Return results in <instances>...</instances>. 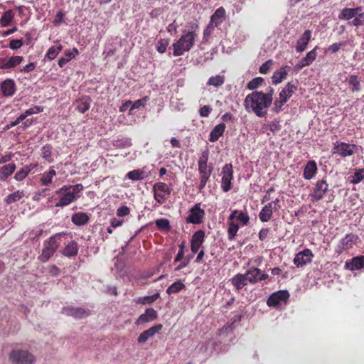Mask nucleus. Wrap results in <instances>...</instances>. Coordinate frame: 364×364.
<instances>
[{
	"instance_id": "obj_1",
	"label": "nucleus",
	"mask_w": 364,
	"mask_h": 364,
	"mask_svg": "<svg viewBox=\"0 0 364 364\" xmlns=\"http://www.w3.org/2000/svg\"><path fill=\"white\" fill-rule=\"evenodd\" d=\"M274 89L267 87L266 92L253 91L246 96L244 100V107L247 112H253L256 116L264 117L267 114V109L272 104Z\"/></svg>"
},
{
	"instance_id": "obj_2",
	"label": "nucleus",
	"mask_w": 364,
	"mask_h": 364,
	"mask_svg": "<svg viewBox=\"0 0 364 364\" xmlns=\"http://www.w3.org/2000/svg\"><path fill=\"white\" fill-rule=\"evenodd\" d=\"M188 27H189V31L184 29L183 35L171 46L173 48V55L174 57L184 55L186 52L190 51L194 46L198 24L196 22H191Z\"/></svg>"
},
{
	"instance_id": "obj_3",
	"label": "nucleus",
	"mask_w": 364,
	"mask_h": 364,
	"mask_svg": "<svg viewBox=\"0 0 364 364\" xmlns=\"http://www.w3.org/2000/svg\"><path fill=\"white\" fill-rule=\"evenodd\" d=\"M65 235V232L56 233L53 236L49 237L48 240L43 242V247L42 253L39 255L38 261L42 263H46L49 261L54 253H55L57 248L59 247L60 243L62 241V237Z\"/></svg>"
},
{
	"instance_id": "obj_4",
	"label": "nucleus",
	"mask_w": 364,
	"mask_h": 364,
	"mask_svg": "<svg viewBox=\"0 0 364 364\" xmlns=\"http://www.w3.org/2000/svg\"><path fill=\"white\" fill-rule=\"evenodd\" d=\"M171 191V186L164 182H156L152 187L154 198L159 205L164 203L170 198Z\"/></svg>"
},
{
	"instance_id": "obj_5",
	"label": "nucleus",
	"mask_w": 364,
	"mask_h": 364,
	"mask_svg": "<svg viewBox=\"0 0 364 364\" xmlns=\"http://www.w3.org/2000/svg\"><path fill=\"white\" fill-rule=\"evenodd\" d=\"M328 191L329 186L326 178L316 181L311 193L309 194L310 201L314 203L323 200Z\"/></svg>"
},
{
	"instance_id": "obj_6",
	"label": "nucleus",
	"mask_w": 364,
	"mask_h": 364,
	"mask_svg": "<svg viewBox=\"0 0 364 364\" xmlns=\"http://www.w3.org/2000/svg\"><path fill=\"white\" fill-rule=\"evenodd\" d=\"M9 360L14 364H33L34 357L26 350H13L9 354Z\"/></svg>"
},
{
	"instance_id": "obj_7",
	"label": "nucleus",
	"mask_w": 364,
	"mask_h": 364,
	"mask_svg": "<svg viewBox=\"0 0 364 364\" xmlns=\"http://www.w3.org/2000/svg\"><path fill=\"white\" fill-rule=\"evenodd\" d=\"M358 235L349 233L346 235L345 237L339 240L337 245V253L340 254L344 251H348L353 248L358 242Z\"/></svg>"
},
{
	"instance_id": "obj_8",
	"label": "nucleus",
	"mask_w": 364,
	"mask_h": 364,
	"mask_svg": "<svg viewBox=\"0 0 364 364\" xmlns=\"http://www.w3.org/2000/svg\"><path fill=\"white\" fill-rule=\"evenodd\" d=\"M189 215L186 218V223L193 225H200L205 216V211L200 208V203H195L190 209Z\"/></svg>"
},
{
	"instance_id": "obj_9",
	"label": "nucleus",
	"mask_w": 364,
	"mask_h": 364,
	"mask_svg": "<svg viewBox=\"0 0 364 364\" xmlns=\"http://www.w3.org/2000/svg\"><path fill=\"white\" fill-rule=\"evenodd\" d=\"M233 180V168L232 164H226L223 168L222 188L224 192H228L232 188L231 182Z\"/></svg>"
},
{
	"instance_id": "obj_10",
	"label": "nucleus",
	"mask_w": 364,
	"mask_h": 364,
	"mask_svg": "<svg viewBox=\"0 0 364 364\" xmlns=\"http://www.w3.org/2000/svg\"><path fill=\"white\" fill-rule=\"evenodd\" d=\"M314 255L312 251L308 248L304 249L302 251L299 252L295 255L293 263L296 267H303L312 262Z\"/></svg>"
},
{
	"instance_id": "obj_11",
	"label": "nucleus",
	"mask_w": 364,
	"mask_h": 364,
	"mask_svg": "<svg viewBox=\"0 0 364 364\" xmlns=\"http://www.w3.org/2000/svg\"><path fill=\"white\" fill-rule=\"evenodd\" d=\"M289 298V291L287 290L279 291L270 294L267 300V305L269 307H276L282 303H286Z\"/></svg>"
},
{
	"instance_id": "obj_12",
	"label": "nucleus",
	"mask_w": 364,
	"mask_h": 364,
	"mask_svg": "<svg viewBox=\"0 0 364 364\" xmlns=\"http://www.w3.org/2000/svg\"><path fill=\"white\" fill-rule=\"evenodd\" d=\"M242 274L245 276L250 284H257L259 282H262L268 279L267 274L262 272L260 269L256 267H252L247 269V271Z\"/></svg>"
},
{
	"instance_id": "obj_13",
	"label": "nucleus",
	"mask_w": 364,
	"mask_h": 364,
	"mask_svg": "<svg viewBox=\"0 0 364 364\" xmlns=\"http://www.w3.org/2000/svg\"><path fill=\"white\" fill-rule=\"evenodd\" d=\"M355 144H349L348 143L341 142L335 145L334 154H336L343 158H346L353 155L355 153Z\"/></svg>"
},
{
	"instance_id": "obj_14",
	"label": "nucleus",
	"mask_w": 364,
	"mask_h": 364,
	"mask_svg": "<svg viewBox=\"0 0 364 364\" xmlns=\"http://www.w3.org/2000/svg\"><path fill=\"white\" fill-rule=\"evenodd\" d=\"M208 152L204 151L198 161V171H199L200 176H211L213 171V167L211 164L208 165Z\"/></svg>"
},
{
	"instance_id": "obj_15",
	"label": "nucleus",
	"mask_w": 364,
	"mask_h": 364,
	"mask_svg": "<svg viewBox=\"0 0 364 364\" xmlns=\"http://www.w3.org/2000/svg\"><path fill=\"white\" fill-rule=\"evenodd\" d=\"M317 49H318V46H315V48L309 51L308 53L306 54V56L303 57L302 59L300 60L299 63L296 64L295 69L296 70H300L310 65L311 63L316 60Z\"/></svg>"
},
{
	"instance_id": "obj_16",
	"label": "nucleus",
	"mask_w": 364,
	"mask_h": 364,
	"mask_svg": "<svg viewBox=\"0 0 364 364\" xmlns=\"http://www.w3.org/2000/svg\"><path fill=\"white\" fill-rule=\"evenodd\" d=\"M158 317L157 311L154 309H146L145 312L140 315L138 317L136 321H135V325L140 326L145 323H151V321H155Z\"/></svg>"
},
{
	"instance_id": "obj_17",
	"label": "nucleus",
	"mask_w": 364,
	"mask_h": 364,
	"mask_svg": "<svg viewBox=\"0 0 364 364\" xmlns=\"http://www.w3.org/2000/svg\"><path fill=\"white\" fill-rule=\"evenodd\" d=\"M162 324H156L149 328L147 330L144 331L139 335L137 338L138 343H144L148 339L154 337L155 334L160 332L162 329Z\"/></svg>"
},
{
	"instance_id": "obj_18",
	"label": "nucleus",
	"mask_w": 364,
	"mask_h": 364,
	"mask_svg": "<svg viewBox=\"0 0 364 364\" xmlns=\"http://www.w3.org/2000/svg\"><path fill=\"white\" fill-rule=\"evenodd\" d=\"M63 312L67 316H70L77 319L86 318L89 315L87 311L80 307L75 308L73 306H65L63 308Z\"/></svg>"
},
{
	"instance_id": "obj_19",
	"label": "nucleus",
	"mask_w": 364,
	"mask_h": 364,
	"mask_svg": "<svg viewBox=\"0 0 364 364\" xmlns=\"http://www.w3.org/2000/svg\"><path fill=\"white\" fill-rule=\"evenodd\" d=\"M1 92L4 97H12L16 92V85L12 79H6L1 83Z\"/></svg>"
},
{
	"instance_id": "obj_20",
	"label": "nucleus",
	"mask_w": 364,
	"mask_h": 364,
	"mask_svg": "<svg viewBox=\"0 0 364 364\" xmlns=\"http://www.w3.org/2000/svg\"><path fill=\"white\" fill-rule=\"evenodd\" d=\"M345 268L349 271H355L364 268V255L355 257L345 263Z\"/></svg>"
},
{
	"instance_id": "obj_21",
	"label": "nucleus",
	"mask_w": 364,
	"mask_h": 364,
	"mask_svg": "<svg viewBox=\"0 0 364 364\" xmlns=\"http://www.w3.org/2000/svg\"><path fill=\"white\" fill-rule=\"evenodd\" d=\"M311 39V31L310 30H306L304 33H303L302 36H300L298 41H296V52L297 53H301L305 51L306 49L307 45H309V43Z\"/></svg>"
},
{
	"instance_id": "obj_22",
	"label": "nucleus",
	"mask_w": 364,
	"mask_h": 364,
	"mask_svg": "<svg viewBox=\"0 0 364 364\" xmlns=\"http://www.w3.org/2000/svg\"><path fill=\"white\" fill-rule=\"evenodd\" d=\"M56 176V171L53 168L41 173L39 178V183L41 186H50L53 183V178Z\"/></svg>"
},
{
	"instance_id": "obj_23",
	"label": "nucleus",
	"mask_w": 364,
	"mask_h": 364,
	"mask_svg": "<svg viewBox=\"0 0 364 364\" xmlns=\"http://www.w3.org/2000/svg\"><path fill=\"white\" fill-rule=\"evenodd\" d=\"M59 197V200L55 203V207L63 208L66 207L73 203V200H76L80 196H75L73 193H65L60 195H56Z\"/></svg>"
},
{
	"instance_id": "obj_24",
	"label": "nucleus",
	"mask_w": 364,
	"mask_h": 364,
	"mask_svg": "<svg viewBox=\"0 0 364 364\" xmlns=\"http://www.w3.org/2000/svg\"><path fill=\"white\" fill-rule=\"evenodd\" d=\"M226 16V11L223 7H220L215 10L213 16H210V21L209 25H213L215 26H218L225 20V17Z\"/></svg>"
},
{
	"instance_id": "obj_25",
	"label": "nucleus",
	"mask_w": 364,
	"mask_h": 364,
	"mask_svg": "<svg viewBox=\"0 0 364 364\" xmlns=\"http://www.w3.org/2000/svg\"><path fill=\"white\" fill-rule=\"evenodd\" d=\"M317 172V166L314 160H309L306 162L304 170H303V178L306 180L312 179Z\"/></svg>"
},
{
	"instance_id": "obj_26",
	"label": "nucleus",
	"mask_w": 364,
	"mask_h": 364,
	"mask_svg": "<svg viewBox=\"0 0 364 364\" xmlns=\"http://www.w3.org/2000/svg\"><path fill=\"white\" fill-rule=\"evenodd\" d=\"M16 165L14 162L4 164L0 167V181H6L14 173Z\"/></svg>"
},
{
	"instance_id": "obj_27",
	"label": "nucleus",
	"mask_w": 364,
	"mask_h": 364,
	"mask_svg": "<svg viewBox=\"0 0 364 364\" xmlns=\"http://www.w3.org/2000/svg\"><path fill=\"white\" fill-rule=\"evenodd\" d=\"M78 251V243L76 241L73 240L65 245V248H63V251H61V253L65 257L71 258L77 255Z\"/></svg>"
},
{
	"instance_id": "obj_28",
	"label": "nucleus",
	"mask_w": 364,
	"mask_h": 364,
	"mask_svg": "<svg viewBox=\"0 0 364 364\" xmlns=\"http://www.w3.org/2000/svg\"><path fill=\"white\" fill-rule=\"evenodd\" d=\"M230 281V284H232L237 291L242 289L248 283L247 279H246V277L241 273H237L234 275Z\"/></svg>"
},
{
	"instance_id": "obj_29",
	"label": "nucleus",
	"mask_w": 364,
	"mask_h": 364,
	"mask_svg": "<svg viewBox=\"0 0 364 364\" xmlns=\"http://www.w3.org/2000/svg\"><path fill=\"white\" fill-rule=\"evenodd\" d=\"M297 89L296 82H289L287 83V85L282 90L279 92V99L286 98L288 100L292 96L294 93H295Z\"/></svg>"
},
{
	"instance_id": "obj_30",
	"label": "nucleus",
	"mask_w": 364,
	"mask_h": 364,
	"mask_svg": "<svg viewBox=\"0 0 364 364\" xmlns=\"http://www.w3.org/2000/svg\"><path fill=\"white\" fill-rule=\"evenodd\" d=\"M226 129V125L224 123H220L215 127L213 129H211L210 133L209 140L211 142L217 141L220 136H223L225 129Z\"/></svg>"
},
{
	"instance_id": "obj_31",
	"label": "nucleus",
	"mask_w": 364,
	"mask_h": 364,
	"mask_svg": "<svg viewBox=\"0 0 364 364\" xmlns=\"http://www.w3.org/2000/svg\"><path fill=\"white\" fill-rule=\"evenodd\" d=\"M72 223L77 226H82L89 223V216L86 213L78 212L73 214Z\"/></svg>"
},
{
	"instance_id": "obj_32",
	"label": "nucleus",
	"mask_w": 364,
	"mask_h": 364,
	"mask_svg": "<svg viewBox=\"0 0 364 364\" xmlns=\"http://www.w3.org/2000/svg\"><path fill=\"white\" fill-rule=\"evenodd\" d=\"M273 206H271V203H267L263 206L262 210L259 213V218L261 222L267 223L271 219L273 214Z\"/></svg>"
},
{
	"instance_id": "obj_33",
	"label": "nucleus",
	"mask_w": 364,
	"mask_h": 364,
	"mask_svg": "<svg viewBox=\"0 0 364 364\" xmlns=\"http://www.w3.org/2000/svg\"><path fill=\"white\" fill-rule=\"evenodd\" d=\"M125 178L132 180V181H142L147 178V174L143 169H136L129 171Z\"/></svg>"
},
{
	"instance_id": "obj_34",
	"label": "nucleus",
	"mask_w": 364,
	"mask_h": 364,
	"mask_svg": "<svg viewBox=\"0 0 364 364\" xmlns=\"http://www.w3.org/2000/svg\"><path fill=\"white\" fill-rule=\"evenodd\" d=\"M287 68H289V66H285L279 68V70L273 73L272 79V83L274 85L280 84L282 80H285L287 75Z\"/></svg>"
},
{
	"instance_id": "obj_35",
	"label": "nucleus",
	"mask_w": 364,
	"mask_h": 364,
	"mask_svg": "<svg viewBox=\"0 0 364 364\" xmlns=\"http://www.w3.org/2000/svg\"><path fill=\"white\" fill-rule=\"evenodd\" d=\"M74 106L76 111L81 114H85V112H87L90 109V98L87 97L86 98L79 99L75 101Z\"/></svg>"
},
{
	"instance_id": "obj_36",
	"label": "nucleus",
	"mask_w": 364,
	"mask_h": 364,
	"mask_svg": "<svg viewBox=\"0 0 364 364\" xmlns=\"http://www.w3.org/2000/svg\"><path fill=\"white\" fill-rule=\"evenodd\" d=\"M23 195V191H14L6 196V198H4V202H6V204L14 203L22 199Z\"/></svg>"
},
{
	"instance_id": "obj_37",
	"label": "nucleus",
	"mask_w": 364,
	"mask_h": 364,
	"mask_svg": "<svg viewBox=\"0 0 364 364\" xmlns=\"http://www.w3.org/2000/svg\"><path fill=\"white\" fill-rule=\"evenodd\" d=\"M348 83L349 86L351 87V91L353 92L361 90V85H360L357 75H349L348 77Z\"/></svg>"
},
{
	"instance_id": "obj_38",
	"label": "nucleus",
	"mask_w": 364,
	"mask_h": 364,
	"mask_svg": "<svg viewBox=\"0 0 364 364\" xmlns=\"http://www.w3.org/2000/svg\"><path fill=\"white\" fill-rule=\"evenodd\" d=\"M14 18V12L12 10H7L4 12L0 18V25L2 27H6L9 26L11 21H13Z\"/></svg>"
},
{
	"instance_id": "obj_39",
	"label": "nucleus",
	"mask_w": 364,
	"mask_h": 364,
	"mask_svg": "<svg viewBox=\"0 0 364 364\" xmlns=\"http://www.w3.org/2000/svg\"><path fill=\"white\" fill-rule=\"evenodd\" d=\"M205 232L202 230L194 232L191 237V244L202 245L204 242Z\"/></svg>"
},
{
	"instance_id": "obj_40",
	"label": "nucleus",
	"mask_w": 364,
	"mask_h": 364,
	"mask_svg": "<svg viewBox=\"0 0 364 364\" xmlns=\"http://www.w3.org/2000/svg\"><path fill=\"white\" fill-rule=\"evenodd\" d=\"M225 77L224 75H217L213 76L208 80L207 85L215 87H218L224 84Z\"/></svg>"
},
{
	"instance_id": "obj_41",
	"label": "nucleus",
	"mask_w": 364,
	"mask_h": 364,
	"mask_svg": "<svg viewBox=\"0 0 364 364\" xmlns=\"http://www.w3.org/2000/svg\"><path fill=\"white\" fill-rule=\"evenodd\" d=\"M63 46L60 44H57L56 46H53L48 48V50L46 52V58L48 60H52L55 59L57 55L59 54L60 51H62Z\"/></svg>"
},
{
	"instance_id": "obj_42",
	"label": "nucleus",
	"mask_w": 364,
	"mask_h": 364,
	"mask_svg": "<svg viewBox=\"0 0 364 364\" xmlns=\"http://www.w3.org/2000/svg\"><path fill=\"white\" fill-rule=\"evenodd\" d=\"M262 129L263 131L269 129L273 134H275L281 129V124H279V121L275 119L263 124Z\"/></svg>"
},
{
	"instance_id": "obj_43",
	"label": "nucleus",
	"mask_w": 364,
	"mask_h": 364,
	"mask_svg": "<svg viewBox=\"0 0 364 364\" xmlns=\"http://www.w3.org/2000/svg\"><path fill=\"white\" fill-rule=\"evenodd\" d=\"M184 288V284H183L181 281H176L172 283L171 285L168 287L166 292L167 294H173L183 290Z\"/></svg>"
},
{
	"instance_id": "obj_44",
	"label": "nucleus",
	"mask_w": 364,
	"mask_h": 364,
	"mask_svg": "<svg viewBox=\"0 0 364 364\" xmlns=\"http://www.w3.org/2000/svg\"><path fill=\"white\" fill-rule=\"evenodd\" d=\"M356 14L353 12L351 8L346 7L341 10L338 14V18L341 20L348 21L353 18H355Z\"/></svg>"
},
{
	"instance_id": "obj_45",
	"label": "nucleus",
	"mask_w": 364,
	"mask_h": 364,
	"mask_svg": "<svg viewBox=\"0 0 364 364\" xmlns=\"http://www.w3.org/2000/svg\"><path fill=\"white\" fill-rule=\"evenodd\" d=\"M159 296V294L156 293L151 296H144L140 298H138L136 302L139 304H141L142 305L145 304H151L156 301Z\"/></svg>"
},
{
	"instance_id": "obj_46",
	"label": "nucleus",
	"mask_w": 364,
	"mask_h": 364,
	"mask_svg": "<svg viewBox=\"0 0 364 364\" xmlns=\"http://www.w3.org/2000/svg\"><path fill=\"white\" fill-rule=\"evenodd\" d=\"M155 225H156L158 230L161 231L168 232L171 230L170 222L168 219H157L156 221H155Z\"/></svg>"
},
{
	"instance_id": "obj_47",
	"label": "nucleus",
	"mask_w": 364,
	"mask_h": 364,
	"mask_svg": "<svg viewBox=\"0 0 364 364\" xmlns=\"http://www.w3.org/2000/svg\"><path fill=\"white\" fill-rule=\"evenodd\" d=\"M264 82L262 77H254L251 81L247 82V89L249 90H254L260 87Z\"/></svg>"
},
{
	"instance_id": "obj_48",
	"label": "nucleus",
	"mask_w": 364,
	"mask_h": 364,
	"mask_svg": "<svg viewBox=\"0 0 364 364\" xmlns=\"http://www.w3.org/2000/svg\"><path fill=\"white\" fill-rule=\"evenodd\" d=\"M240 227L238 225L235 223V222L232 221L229 223V227H228V239L229 240H233L234 237L236 236L237 232Z\"/></svg>"
},
{
	"instance_id": "obj_49",
	"label": "nucleus",
	"mask_w": 364,
	"mask_h": 364,
	"mask_svg": "<svg viewBox=\"0 0 364 364\" xmlns=\"http://www.w3.org/2000/svg\"><path fill=\"white\" fill-rule=\"evenodd\" d=\"M41 151L42 158L48 162H51L53 160L52 146L50 144H46L42 147Z\"/></svg>"
},
{
	"instance_id": "obj_50",
	"label": "nucleus",
	"mask_w": 364,
	"mask_h": 364,
	"mask_svg": "<svg viewBox=\"0 0 364 364\" xmlns=\"http://www.w3.org/2000/svg\"><path fill=\"white\" fill-rule=\"evenodd\" d=\"M169 43L170 40L168 38H161L159 40L156 45L157 52L161 54L164 53Z\"/></svg>"
},
{
	"instance_id": "obj_51",
	"label": "nucleus",
	"mask_w": 364,
	"mask_h": 364,
	"mask_svg": "<svg viewBox=\"0 0 364 364\" xmlns=\"http://www.w3.org/2000/svg\"><path fill=\"white\" fill-rule=\"evenodd\" d=\"M7 63H9L10 69H12L17 65H20L23 61V58L22 56H13L7 58Z\"/></svg>"
},
{
	"instance_id": "obj_52",
	"label": "nucleus",
	"mask_w": 364,
	"mask_h": 364,
	"mask_svg": "<svg viewBox=\"0 0 364 364\" xmlns=\"http://www.w3.org/2000/svg\"><path fill=\"white\" fill-rule=\"evenodd\" d=\"M287 102V100L286 98L276 100L274 101V107H273L272 110L276 114H279L280 112L282 111L283 106L286 104Z\"/></svg>"
},
{
	"instance_id": "obj_53",
	"label": "nucleus",
	"mask_w": 364,
	"mask_h": 364,
	"mask_svg": "<svg viewBox=\"0 0 364 364\" xmlns=\"http://www.w3.org/2000/svg\"><path fill=\"white\" fill-rule=\"evenodd\" d=\"M364 178V168L358 169L355 172L351 183L354 184L359 183Z\"/></svg>"
},
{
	"instance_id": "obj_54",
	"label": "nucleus",
	"mask_w": 364,
	"mask_h": 364,
	"mask_svg": "<svg viewBox=\"0 0 364 364\" xmlns=\"http://www.w3.org/2000/svg\"><path fill=\"white\" fill-rule=\"evenodd\" d=\"M364 24V14H360L355 16L354 19L350 22L352 26H362Z\"/></svg>"
},
{
	"instance_id": "obj_55",
	"label": "nucleus",
	"mask_w": 364,
	"mask_h": 364,
	"mask_svg": "<svg viewBox=\"0 0 364 364\" xmlns=\"http://www.w3.org/2000/svg\"><path fill=\"white\" fill-rule=\"evenodd\" d=\"M148 101V97H144L140 100H135L134 102H132L131 111L135 109H138L141 107H144L146 102Z\"/></svg>"
},
{
	"instance_id": "obj_56",
	"label": "nucleus",
	"mask_w": 364,
	"mask_h": 364,
	"mask_svg": "<svg viewBox=\"0 0 364 364\" xmlns=\"http://www.w3.org/2000/svg\"><path fill=\"white\" fill-rule=\"evenodd\" d=\"M28 175L29 173L27 172L23 171L21 170H17L16 173H14V179L16 181L21 182L24 181Z\"/></svg>"
},
{
	"instance_id": "obj_57",
	"label": "nucleus",
	"mask_w": 364,
	"mask_h": 364,
	"mask_svg": "<svg viewBox=\"0 0 364 364\" xmlns=\"http://www.w3.org/2000/svg\"><path fill=\"white\" fill-rule=\"evenodd\" d=\"M131 213V210L128 208V206H122L119 207L117 210H116V215L117 217H125L127 216Z\"/></svg>"
},
{
	"instance_id": "obj_58",
	"label": "nucleus",
	"mask_w": 364,
	"mask_h": 364,
	"mask_svg": "<svg viewBox=\"0 0 364 364\" xmlns=\"http://www.w3.org/2000/svg\"><path fill=\"white\" fill-rule=\"evenodd\" d=\"M273 64V60L269 59L266 61V63H263L260 65L259 68V72L261 74H266L268 70H269L270 67Z\"/></svg>"
},
{
	"instance_id": "obj_59",
	"label": "nucleus",
	"mask_w": 364,
	"mask_h": 364,
	"mask_svg": "<svg viewBox=\"0 0 364 364\" xmlns=\"http://www.w3.org/2000/svg\"><path fill=\"white\" fill-rule=\"evenodd\" d=\"M237 219L239 220L240 223L243 225H247V223L250 221V216H248L247 213L240 211L237 213Z\"/></svg>"
},
{
	"instance_id": "obj_60",
	"label": "nucleus",
	"mask_w": 364,
	"mask_h": 364,
	"mask_svg": "<svg viewBox=\"0 0 364 364\" xmlns=\"http://www.w3.org/2000/svg\"><path fill=\"white\" fill-rule=\"evenodd\" d=\"M345 45H346V42L345 41H341V42H339V43H336L334 44H332V45L329 46L328 49H327V51L328 52H331L332 53H335L338 52V50L341 49V47H343Z\"/></svg>"
},
{
	"instance_id": "obj_61",
	"label": "nucleus",
	"mask_w": 364,
	"mask_h": 364,
	"mask_svg": "<svg viewBox=\"0 0 364 364\" xmlns=\"http://www.w3.org/2000/svg\"><path fill=\"white\" fill-rule=\"evenodd\" d=\"M214 27H215V26H213V25L208 24L206 28L204 29L203 37L204 42H208V39L210 38V36H211L212 33L213 32Z\"/></svg>"
},
{
	"instance_id": "obj_62",
	"label": "nucleus",
	"mask_w": 364,
	"mask_h": 364,
	"mask_svg": "<svg viewBox=\"0 0 364 364\" xmlns=\"http://www.w3.org/2000/svg\"><path fill=\"white\" fill-rule=\"evenodd\" d=\"M23 42L22 39H13L10 41L9 48L12 50H16L23 46Z\"/></svg>"
},
{
	"instance_id": "obj_63",
	"label": "nucleus",
	"mask_w": 364,
	"mask_h": 364,
	"mask_svg": "<svg viewBox=\"0 0 364 364\" xmlns=\"http://www.w3.org/2000/svg\"><path fill=\"white\" fill-rule=\"evenodd\" d=\"M43 112V108L41 107L35 106L32 108L26 109V111H25V112H23V114H25L26 115L29 117L30 115L39 114L40 112Z\"/></svg>"
},
{
	"instance_id": "obj_64",
	"label": "nucleus",
	"mask_w": 364,
	"mask_h": 364,
	"mask_svg": "<svg viewBox=\"0 0 364 364\" xmlns=\"http://www.w3.org/2000/svg\"><path fill=\"white\" fill-rule=\"evenodd\" d=\"M64 13L62 11H59L56 13L55 18L53 21V23L55 26H59L63 21Z\"/></svg>"
}]
</instances>
